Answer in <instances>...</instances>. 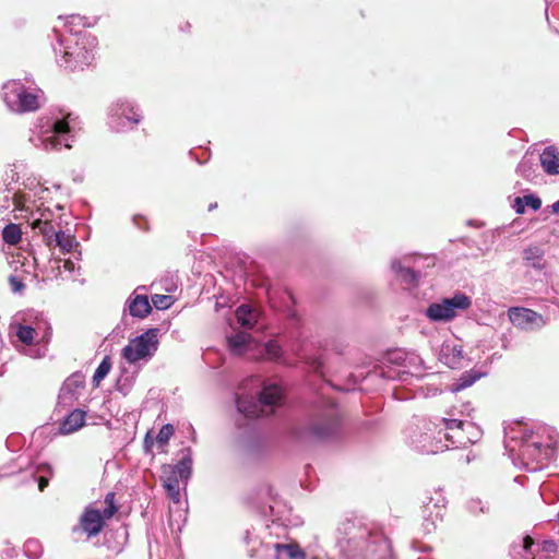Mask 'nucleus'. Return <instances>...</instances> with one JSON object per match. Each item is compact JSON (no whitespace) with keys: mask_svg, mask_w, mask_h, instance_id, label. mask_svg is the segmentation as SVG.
Here are the masks:
<instances>
[{"mask_svg":"<svg viewBox=\"0 0 559 559\" xmlns=\"http://www.w3.org/2000/svg\"><path fill=\"white\" fill-rule=\"evenodd\" d=\"M506 437L504 447L515 465L526 472L542 471L551 460L557 445V431L549 426L519 425Z\"/></svg>","mask_w":559,"mask_h":559,"instance_id":"nucleus-1","label":"nucleus"},{"mask_svg":"<svg viewBox=\"0 0 559 559\" xmlns=\"http://www.w3.org/2000/svg\"><path fill=\"white\" fill-rule=\"evenodd\" d=\"M342 432V415L335 403L329 402L316 408L295 429V437L302 442H325L336 439Z\"/></svg>","mask_w":559,"mask_h":559,"instance_id":"nucleus-2","label":"nucleus"},{"mask_svg":"<svg viewBox=\"0 0 559 559\" xmlns=\"http://www.w3.org/2000/svg\"><path fill=\"white\" fill-rule=\"evenodd\" d=\"M178 461L174 465H164L160 479L166 495L169 499V507L188 504L186 487L192 475V449L183 448L178 452Z\"/></svg>","mask_w":559,"mask_h":559,"instance_id":"nucleus-3","label":"nucleus"},{"mask_svg":"<svg viewBox=\"0 0 559 559\" xmlns=\"http://www.w3.org/2000/svg\"><path fill=\"white\" fill-rule=\"evenodd\" d=\"M235 401L238 413L247 418L269 416L282 404L283 390L277 384H263L257 396L236 393Z\"/></svg>","mask_w":559,"mask_h":559,"instance_id":"nucleus-4","label":"nucleus"},{"mask_svg":"<svg viewBox=\"0 0 559 559\" xmlns=\"http://www.w3.org/2000/svg\"><path fill=\"white\" fill-rule=\"evenodd\" d=\"M438 433H443L452 448L476 443L483 436L481 429L472 421L451 417H436L433 423Z\"/></svg>","mask_w":559,"mask_h":559,"instance_id":"nucleus-5","label":"nucleus"},{"mask_svg":"<svg viewBox=\"0 0 559 559\" xmlns=\"http://www.w3.org/2000/svg\"><path fill=\"white\" fill-rule=\"evenodd\" d=\"M471 306V297L457 290L450 297H442L430 302L423 313L432 323H449Z\"/></svg>","mask_w":559,"mask_h":559,"instance_id":"nucleus-6","label":"nucleus"},{"mask_svg":"<svg viewBox=\"0 0 559 559\" xmlns=\"http://www.w3.org/2000/svg\"><path fill=\"white\" fill-rule=\"evenodd\" d=\"M421 530L425 534H431L443 521L448 500L443 489L438 487L426 490L421 497Z\"/></svg>","mask_w":559,"mask_h":559,"instance_id":"nucleus-7","label":"nucleus"},{"mask_svg":"<svg viewBox=\"0 0 559 559\" xmlns=\"http://www.w3.org/2000/svg\"><path fill=\"white\" fill-rule=\"evenodd\" d=\"M106 508L100 512L97 509L86 508L79 520V530L88 538L97 536L105 527L106 520L111 519L118 512L116 493L110 491L105 496Z\"/></svg>","mask_w":559,"mask_h":559,"instance_id":"nucleus-8","label":"nucleus"},{"mask_svg":"<svg viewBox=\"0 0 559 559\" xmlns=\"http://www.w3.org/2000/svg\"><path fill=\"white\" fill-rule=\"evenodd\" d=\"M512 559H558L554 540L535 542L526 535L514 540L510 547Z\"/></svg>","mask_w":559,"mask_h":559,"instance_id":"nucleus-9","label":"nucleus"},{"mask_svg":"<svg viewBox=\"0 0 559 559\" xmlns=\"http://www.w3.org/2000/svg\"><path fill=\"white\" fill-rule=\"evenodd\" d=\"M4 90V100L13 111L22 114L39 109L37 95L28 92L23 84L11 82Z\"/></svg>","mask_w":559,"mask_h":559,"instance_id":"nucleus-10","label":"nucleus"},{"mask_svg":"<svg viewBox=\"0 0 559 559\" xmlns=\"http://www.w3.org/2000/svg\"><path fill=\"white\" fill-rule=\"evenodd\" d=\"M436 417L429 421L428 432H419L411 435L408 440L418 452L424 454H435L443 450L450 449V441H447L443 433L439 435L438 429L435 427Z\"/></svg>","mask_w":559,"mask_h":559,"instance_id":"nucleus-11","label":"nucleus"},{"mask_svg":"<svg viewBox=\"0 0 559 559\" xmlns=\"http://www.w3.org/2000/svg\"><path fill=\"white\" fill-rule=\"evenodd\" d=\"M509 319L514 326L522 330H538L545 324L542 314L527 308H511L509 310Z\"/></svg>","mask_w":559,"mask_h":559,"instance_id":"nucleus-12","label":"nucleus"},{"mask_svg":"<svg viewBox=\"0 0 559 559\" xmlns=\"http://www.w3.org/2000/svg\"><path fill=\"white\" fill-rule=\"evenodd\" d=\"M265 490H266V495L270 497V499L273 502L272 504L269 506V512H270L269 515L271 518L272 525L284 526V527H287L289 525H297L298 522L293 521L290 519L292 509L287 508V506L285 503H283L282 501L276 499V497L273 492V488L267 486Z\"/></svg>","mask_w":559,"mask_h":559,"instance_id":"nucleus-13","label":"nucleus"},{"mask_svg":"<svg viewBox=\"0 0 559 559\" xmlns=\"http://www.w3.org/2000/svg\"><path fill=\"white\" fill-rule=\"evenodd\" d=\"M384 361L401 369L408 370V368L413 366H419L421 358L416 354L406 353L403 349L396 348L385 354Z\"/></svg>","mask_w":559,"mask_h":559,"instance_id":"nucleus-14","label":"nucleus"},{"mask_svg":"<svg viewBox=\"0 0 559 559\" xmlns=\"http://www.w3.org/2000/svg\"><path fill=\"white\" fill-rule=\"evenodd\" d=\"M463 348L461 345L443 344L440 353L439 360L451 369L462 368L464 365Z\"/></svg>","mask_w":559,"mask_h":559,"instance_id":"nucleus-15","label":"nucleus"},{"mask_svg":"<svg viewBox=\"0 0 559 559\" xmlns=\"http://www.w3.org/2000/svg\"><path fill=\"white\" fill-rule=\"evenodd\" d=\"M175 301L176 299L171 295L154 294L151 297V301L146 295H142V319L152 313L153 307L157 310H167Z\"/></svg>","mask_w":559,"mask_h":559,"instance_id":"nucleus-16","label":"nucleus"},{"mask_svg":"<svg viewBox=\"0 0 559 559\" xmlns=\"http://www.w3.org/2000/svg\"><path fill=\"white\" fill-rule=\"evenodd\" d=\"M160 328H152L142 332V362L148 361L159 346Z\"/></svg>","mask_w":559,"mask_h":559,"instance_id":"nucleus-17","label":"nucleus"},{"mask_svg":"<svg viewBox=\"0 0 559 559\" xmlns=\"http://www.w3.org/2000/svg\"><path fill=\"white\" fill-rule=\"evenodd\" d=\"M273 548L275 551V559H310V555L319 551L321 548L311 550L308 555H306L300 547L296 543H288V544H281L275 543L273 544Z\"/></svg>","mask_w":559,"mask_h":559,"instance_id":"nucleus-18","label":"nucleus"},{"mask_svg":"<svg viewBox=\"0 0 559 559\" xmlns=\"http://www.w3.org/2000/svg\"><path fill=\"white\" fill-rule=\"evenodd\" d=\"M392 271L408 286H417L421 277L419 271H415L408 264H403L401 260L394 259L391 262Z\"/></svg>","mask_w":559,"mask_h":559,"instance_id":"nucleus-19","label":"nucleus"},{"mask_svg":"<svg viewBox=\"0 0 559 559\" xmlns=\"http://www.w3.org/2000/svg\"><path fill=\"white\" fill-rule=\"evenodd\" d=\"M188 504L169 507L168 526L171 533H180L188 520Z\"/></svg>","mask_w":559,"mask_h":559,"instance_id":"nucleus-20","label":"nucleus"},{"mask_svg":"<svg viewBox=\"0 0 559 559\" xmlns=\"http://www.w3.org/2000/svg\"><path fill=\"white\" fill-rule=\"evenodd\" d=\"M540 165L548 175L559 174V153L556 147L547 146L539 155Z\"/></svg>","mask_w":559,"mask_h":559,"instance_id":"nucleus-21","label":"nucleus"},{"mask_svg":"<svg viewBox=\"0 0 559 559\" xmlns=\"http://www.w3.org/2000/svg\"><path fill=\"white\" fill-rule=\"evenodd\" d=\"M259 311L250 305H240L236 310V318L240 326L252 329L259 320Z\"/></svg>","mask_w":559,"mask_h":559,"instance_id":"nucleus-22","label":"nucleus"},{"mask_svg":"<svg viewBox=\"0 0 559 559\" xmlns=\"http://www.w3.org/2000/svg\"><path fill=\"white\" fill-rule=\"evenodd\" d=\"M32 228L39 230V233L43 235L45 245L49 249L55 248V240H56V236L58 234V230H56V228H55L53 224L51 223V221H49V219H41V218L35 219L32 223Z\"/></svg>","mask_w":559,"mask_h":559,"instance_id":"nucleus-23","label":"nucleus"},{"mask_svg":"<svg viewBox=\"0 0 559 559\" xmlns=\"http://www.w3.org/2000/svg\"><path fill=\"white\" fill-rule=\"evenodd\" d=\"M485 376L486 372L476 369L464 371L460 378L451 385V390L452 392H460L465 390Z\"/></svg>","mask_w":559,"mask_h":559,"instance_id":"nucleus-24","label":"nucleus"},{"mask_svg":"<svg viewBox=\"0 0 559 559\" xmlns=\"http://www.w3.org/2000/svg\"><path fill=\"white\" fill-rule=\"evenodd\" d=\"M85 412L81 409L72 411L62 423L60 429L63 433H71L80 429L85 424Z\"/></svg>","mask_w":559,"mask_h":559,"instance_id":"nucleus-25","label":"nucleus"},{"mask_svg":"<svg viewBox=\"0 0 559 559\" xmlns=\"http://www.w3.org/2000/svg\"><path fill=\"white\" fill-rule=\"evenodd\" d=\"M523 260L526 265L536 270H543L545 267L544 250L539 247H530L525 249L523 251Z\"/></svg>","mask_w":559,"mask_h":559,"instance_id":"nucleus-26","label":"nucleus"},{"mask_svg":"<svg viewBox=\"0 0 559 559\" xmlns=\"http://www.w3.org/2000/svg\"><path fill=\"white\" fill-rule=\"evenodd\" d=\"M250 335L246 333H236L227 337L228 348L234 355H242L250 342Z\"/></svg>","mask_w":559,"mask_h":559,"instance_id":"nucleus-27","label":"nucleus"},{"mask_svg":"<svg viewBox=\"0 0 559 559\" xmlns=\"http://www.w3.org/2000/svg\"><path fill=\"white\" fill-rule=\"evenodd\" d=\"M377 373L383 379L404 381L405 376L409 374L411 371L383 361L382 366L378 368Z\"/></svg>","mask_w":559,"mask_h":559,"instance_id":"nucleus-28","label":"nucleus"},{"mask_svg":"<svg viewBox=\"0 0 559 559\" xmlns=\"http://www.w3.org/2000/svg\"><path fill=\"white\" fill-rule=\"evenodd\" d=\"M69 117H70V115H68L66 118L58 120L53 123L52 131H53L55 135L50 136L49 139L46 140V146L48 144H50L52 146V148H59V146L61 145V140H60L59 135H63V134H67L70 132V126L68 122Z\"/></svg>","mask_w":559,"mask_h":559,"instance_id":"nucleus-29","label":"nucleus"},{"mask_svg":"<svg viewBox=\"0 0 559 559\" xmlns=\"http://www.w3.org/2000/svg\"><path fill=\"white\" fill-rule=\"evenodd\" d=\"M536 169L537 165L534 163L532 157L524 156L516 167V173L524 179L532 181L536 177Z\"/></svg>","mask_w":559,"mask_h":559,"instance_id":"nucleus-30","label":"nucleus"},{"mask_svg":"<svg viewBox=\"0 0 559 559\" xmlns=\"http://www.w3.org/2000/svg\"><path fill=\"white\" fill-rule=\"evenodd\" d=\"M148 538V559H182L181 554L179 549H174L168 551L167 549L164 550V557L160 555V548L159 544L155 543L153 546L151 543V535L147 534Z\"/></svg>","mask_w":559,"mask_h":559,"instance_id":"nucleus-31","label":"nucleus"},{"mask_svg":"<svg viewBox=\"0 0 559 559\" xmlns=\"http://www.w3.org/2000/svg\"><path fill=\"white\" fill-rule=\"evenodd\" d=\"M22 239L20 225L10 223L2 230V240L10 246L17 245Z\"/></svg>","mask_w":559,"mask_h":559,"instance_id":"nucleus-32","label":"nucleus"},{"mask_svg":"<svg viewBox=\"0 0 559 559\" xmlns=\"http://www.w3.org/2000/svg\"><path fill=\"white\" fill-rule=\"evenodd\" d=\"M122 358L129 364H135L140 360V336L130 340L129 344L122 349Z\"/></svg>","mask_w":559,"mask_h":559,"instance_id":"nucleus-33","label":"nucleus"},{"mask_svg":"<svg viewBox=\"0 0 559 559\" xmlns=\"http://www.w3.org/2000/svg\"><path fill=\"white\" fill-rule=\"evenodd\" d=\"M76 245L78 242L75 241L74 236L66 234L62 230H58L55 247H59L62 253H70Z\"/></svg>","mask_w":559,"mask_h":559,"instance_id":"nucleus-34","label":"nucleus"},{"mask_svg":"<svg viewBox=\"0 0 559 559\" xmlns=\"http://www.w3.org/2000/svg\"><path fill=\"white\" fill-rule=\"evenodd\" d=\"M160 288L166 293H175L179 286V276L177 272L167 271L159 281Z\"/></svg>","mask_w":559,"mask_h":559,"instance_id":"nucleus-35","label":"nucleus"},{"mask_svg":"<svg viewBox=\"0 0 559 559\" xmlns=\"http://www.w3.org/2000/svg\"><path fill=\"white\" fill-rule=\"evenodd\" d=\"M111 369V359L109 356H105L99 366L97 367L93 376V386L98 388L100 382L107 377Z\"/></svg>","mask_w":559,"mask_h":559,"instance_id":"nucleus-36","label":"nucleus"},{"mask_svg":"<svg viewBox=\"0 0 559 559\" xmlns=\"http://www.w3.org/2000/svg\"><path fill=\"white\" fill-rule=\"evenodd\" d=\"M36 335V331L34 328L28 325H19L16 331V336L19 341L24 343L25 345H32Z\"/></svg>","mask_w":559,"mask_h":559,"instance_id":"nucleus-37","label":"nucleus"},{"mask_svg":"<svg viewBox=\"0 0 559 559\" xmlns=\"http://www.w3.org/2000/svg\"><path fill=\"white\" fill-rule=\"evenodd\" d=\"M173 433H174V427L170 424H166L160 428L159 432L157 433V436L155 438L156 443H157L158 448L160 449V451H163L164 447L168 443Z\"/></svg>","mask_w":559,"mask_h":559,"instance_id":"nucleus-38","label":"nucleus"},{"mask_svg":"<svg viewBox=\"0 0 559 559\" xmlns=\"http://www.w3.org/2000/svg\"><path fill=\"white\" fill-rule=\"evenodd\" d=\"M265 354L271 359H278L282 355V348L276 341H269L264 346Z\"/></svg>","mask_w":559,"mask_h":559,"instance_id":"nucleus-39","label":"nucleus"},{"mask_svg":"<svg viewBox=\"0 0 559 559\" xmlns=\"http://www.w3.org/2000/svg\"><path fill=\"white\" fill-rule=\"evenodd\" d=\"M121 115L123 116V119L132 124H136L139 122L136 112L133 107H130L128 104L121 105Z\"/></svg>","mask_w":559,"mask_h":559,"instance_id":"nucleus-40","label":"nucleus"},{"mask_svg":"<svg viewBox=\"0 0 559 559\" xmlns=\"http://www.w3.org/2000/svg\"><path fill=\"white\" fill-rule=\"evenodd\" d=\"M525 203V206L531 207L534 211H538L542 206V200L535 194H526L521 197Z\"/></svg>","mask_w":559,"mask_h":559,"instance_id":"nucleus-41","label":"nucleus"},{"mask_svg":"<svg viewBox=\"0 0 559 559\" xmlns=\"http://www.w3.org/2000/svg\"><path fill=\"white\" fill-rule=\"evenodd\" d=\"M468 510L472 513H485L486 511H488V506L487 503H484L480 499H472L468 502Z\"/></svg>","mask_w":559,"mask_h":559,"instance_id":"nucleus-42","label":"nucleus"},{"mask_svg":"<svg viewBox=\"0 0 559 559\" xmlns=\"http://www.w3.org/2000/svg\"><path fill=\"white\" fill-rule=\"evenodd\" d=\"M308 365L313 372L319 373V374L324 373V362L321 357H311L308 360Z\"/></svg>","mask_w":559,"mask_h":559,"instance_id":"nucleus-43","label":"nucleus"},{"mask_svg":"<svg viewBox=\"0 0 559 559\" xmlns=\"http://www.w3.org/2000/svg\"><path fill=\"white\" fill-rule=\"evenodd\" d=\"M140 295L134 292L131 302L129 304V312L132 317H140Z\"/></svg>","mask_w":559,"mask_h":559,"instance_id":"nucleus-44","label":"nucleus"},{"mask_svg":"<svg viewBox=\"0 0 559 559\" xmlns=\"http://www.w3.org/2000/svg\"><path fill=\"white\" fill-rule=\"evenodd\" d=\"M9 284L14 293H22L25 288L23 281L14 275L9 277Z\"/></svg>","mask_w":559,"mask_h":559,"instance_id":"nucleus-45","label":"nucleus"},{"mask_svg":"<svg viewBox=\"0 0 559 559\" xmlns=\"http://www.w3.org/2000/svg\"><path fill=\"white\" fill-rule=\"evenodd\" d=\"M153 444H154L153 433L151 430H148L145 433V437L143 440V447H144L145 452H151Z\"/></svg>","mask_w":559,"mask_h":559,"instance_id":"nucleus-46","label":"nucleus"},{"mask_svg":"<svg viewBox=\"0 0 559 559\" xmlns=\"http://www.w3.org/2000/svg\"><path fill=\"white\" fill-rule=\"evenodd\" d=\"M521 199V197H516L513 204V209L518 214H523L526 207L524 201Z\"/></svg>","mask_w":559,"mask_h":559,"instance_id":"nucleus-47","label":"nucleus"},{"mask_svg":"<svg viewBox=\"0 0 559 559\" xmlns=\"http://www.w3.org/2000/svg\"><path fill=\"white\" fill-rule=\"evenodd\" d=\"M243 542H245V543H246V545H248V546H249L252 542H253L254 544L262 545V543H261V542H259L258 539H253V537H252V535H251V533H250V531H249V530H247V531H246V533H245Z\"/></svg>","mask_w":559,"mask_h":559,"instance_id":"nucleus-48","label":"nucleus"},{"mask_svg":"<svg viewBox=\"0 0 559 559\" xmlns=\"http://www.w3.org/2000/svg\"><path fill=\"white\" fill-rule=\"evenodd\" d=\"M37 481L39 491H44L45 488L49 485V479L46 476H39Z\"/></svg>","mask_w":559,"mask_h":559,"instance_id":"nucleus-49","label":"nucleus"},{"mask_svg":"<svg viewBox=\"0 0 559 559\" xmlns=\"http://www.w3.org/2000/svg\"><path fill=\"white\" fill-rule=\"evenodd\" d=\"M37 472H45L49 475L52 474V467L47 463H41L37 466Z\"/></svg>","mask_w":559,"mask_h":559,"instance_id":"nucleus-50","label":"nucleus"},{"mask_svg":"<svg viewBox=\"0 0 559 559\" xmlns=\"http://www.w3.org/2000/svg\"><path fill=\"white\" fill-rule=\"evenodd\" d=\"M551 211L555 214H559V200L551 205Z\"/></svg>","mask_w":559,"mask_h":559,"instance_id":"nucleus-51","label":"nucleus"},{"mask_svg":"<svg viewBox=\"0 0 559 559\" xmlns=\"http://www.w3.org/2000/svg\"><path fill=\"white\" fill-rule=\"evenodd\" d=\"M248 555L249 557L251 558H255L258 557V550L255 549V547H252L251 549L248 550Z\"/></svg>","mask_w":559,"mask_h":559,"instance_id":"nucleus-52","label":"nucleus"},{"mask_svg":"<svg viewBox=\"0 0 559 559\" xmlns=\"http://www.w3.org/2000/svg\"><path fill=\"white\" fill-rule=\"evenodd\" d=\"M413 546H414V548H415L416 550H418V551H423V552H425V551L430 550V548H429L428 546H423V547H419V546H418V547H417V546H416V544H414Z\"/></svg>","mask_w":559,"mask_h":559,"instance_id":"nucleus-53","label":"nucleus"},{"mask_svg":"<svg viewBox=\"0 0 559 559\" xmlns=\"http://www.w3.org/2000/svg\"><path fill=\"white\" fill-rule=\"evenodd\" d=\"M216 207H217V203H216V202L211 203V204L209 205V211L211 212V211H213V210H214V209H216Z\"/></svg>","mask_w":559,"mask_h":559,"instance_id":"nucleus-54","label":"nucleus"},{"mask_svg":"<svg viewBox=\"0 0 559 559\" xmlns=\"http://www.w3.org/2000/svg\"><path fill=\"white\" fill-rule=\"evenodd\" d=\"M417 559H433V558H430L429 556L427 555H421L420 557H418Z\"/></svg>","mask_w":559,"mask_h":559,"instance_id":"nucleus-55","label":"nucleus"},{"mask_svg":"<svg viewBox=\"0 0 559 559\" xmlns=\"http://www.w3.org/2000/svg\"><path fill=\"white\" fill-rule=\"evenodd\" d=\"M472 461V457L469 455L465 456V463L468 464Z\"/></svg>","mask_w":559,"mask_h":559,"instance_id":"nucleus-56","label":"nucleus"},{"mask_svg":"<svg viewBox=\"0 0 559 559\" xmlns=\"http://www.w3.org/2000/svg\"><path fill=\"white\" fill-rule=\"evenodd\" d=\"M64 146H66L67 148H70V147H71V145H70L69 143H64Z\"/></svg>","mask_w":559,"mask_h":559,"instance_id":"nucleus-57","label":"nucleus"}]
</instances>
